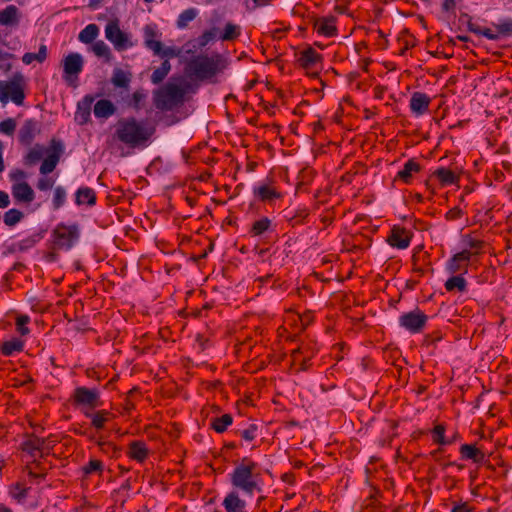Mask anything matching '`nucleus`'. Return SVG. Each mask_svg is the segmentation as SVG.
<instances>
[{"instance_id":"obj_1","label":"nucleus","mask_w":512,"mask_h":512,"mask_svg":"<svg viewBox=\"0 0 512 512\" xmlns=\"http://www.w3.org/2000/svg\"><path fill=\"white\" fill-rule=\"evenodd\" d=\"M225 68L226 61L221 55L200 53L186 61L184 72L192 81L215 84Z\"/></svg>"},{"instance_id":"obj_2","label":"nucleus","mask_w":512,"mask_h":512,"mask_svg":"<svg viewBox=\"0 0 512 512\" xmlns=\"http://www.w3.org/2000/svg\"><path fill=\"white\" fill-rule=\"evenodd\" d=\"M154 133L155 128L145 121L128 117L117 122L113 139L131 149L144 148L148 146Z\"/></svg>"},{"instance_id":"obj_3","label":"nucleus","mask_w":512,"mask_h":512,"mask_svg":"<svg viewBox=\"0 0 512 512\" xmlns=\"http://www.w3.org/2000/svg\"><path fill=\"white\" fill-rule=\"evenodd\" d=\"M231 485L244 495L253 496L263 491V478L260 466L248 457H244L230 473Z\"/></svg>"},{"instance_id":"obj_4","label":"nucleus","mask_w":512,"mask_h":512,"mask_svg":"<svg viewBox=\"0 0 512 512\" xmlns=\"http://www.w3.org/2000/svg\"><path fill=\"white\" fill-rule=\"evenodd\" d=\"M62 152V143L54 139L50 142V146L48 148L41 144H35L25 155V164L35 165L43 159L39 172L41 175H48L55 170L59 163Z\"/></svg>"},{"instance_id":"obj_5","label":"nucleus","mask_w":512,"mask_h":512,"mask_svg":"<svg viewBox=\"0 0 512 512\" xmlns=\"http://www.w3.org/2000/svg\"><path fill=\"white\" fill-rule=\"evenodd\" d=\"M186 87L167 83L155 95V106L161 111H170L184 102Z\"/></svg>"},{"instance_id":"obj_6","label":"nucleus","mask_w":512,"mask_h":512,"mask_svg":"<svg viewBox=\"0 0 512 512\" xmlns=\"http://www.w3.org/2000/svg\"><path fill=\"white\" fill-rule=\"evenodd\" d=\"M79 234V228L76 224H57L51 233L52 249L54 251L70 250L78 241Z\"/></svg>"},{"instance_id":"obj_7","label":"nucleus","mask_w":512,"mask_h":512,"mask_svg":"<svg viewBox=\"0 0 512 512\" xmlns=\"http://www.w3.org/2000/svg\"><path fill=\"white\" fill-rule=\"evenodd\" d=\"M464 244L466 248L455 254L447 264V269L450 273H456L463 269L468 264L470 257L479 253L480 239L478 235L465 236Z\"/></svg>"},{"instance_id":"obj_8","label":"nucleus","mask_w":512,"mask_h":512,"mask_svg":"<svg viewBox=\"0 0 512 512\" xmlns=\"http://www.w3.org/2000/svg\"><path fill=\"white\" fill-rule=\"evenodd\" d=\"M23 82L21 74H15L10 81L0 80V102L5 104L11 100L18 106L22 105L25 99Z\"/></svg>"},{"instance_id":"obj_9","label":"nucleus","mask_w":512,"mask_h":512,"mask_svg":"<svg viewBox=\"0 0 512 512\" xmlns=\"http://www.w3.org/2000/svg\"><path fill=\"white\" fill-rule=\"evenodd\" d=\"M143 32L146 48L151 50L155 55L162 58H175L181 54L180 48L163 46L162 42L158 39L159 35L154 26L146 25Z\"/></svg>"},{"instance_id":"obj_10","label":"nucleus","mask_w":512,"mask_h":512,"mask_svg":"<svg viewBox=\"0 0 512 512\" xmlns=\"http://www.w3.org/2000/svg\"><path fill=\"white\" fill-rule=\"evenodd\" d=\"M55 442L50 437L40 438L31 435L22 443V450L33 457L34 460H37V458H44L49 455Z\"/></svg>"},{"instance_id":"obj_11","label":"nucleus","mask_w":512,"mask_h":512,"mask_svg":"<svg viewBox=\"0 0 512 512\" xmlns=\"http://www.w3.org/2000/svg\"><path fill=\"white\" fill-rule=\"evenodd\" d=\"M72 399L76 406L89 410H94L102 405L100 391L97 388L77 387L73 392Z\"/></svg>"},{"instance_id":"obj_12","label":"nucleus","mask_w":512,"mask_h":512,"mask_svg":"<svg viewBox=\"0 0 512 512\" xmlns=\"http://www.w3.org/2000/svg\"><path fill=\"white\" fill-rule=\"evenodd\" d=\"M105 37L117 51H123L132 46L128 34L120 29L118 19L110 20L106 24Z\"/></svg>"},{"instance_id":"obj_13","label":"nucleus","mask_w":512,"mask_h":512,"mask_svg":"<svg viewBox=\"0 0 512 512\" xmlns=\"http://www.w3.org/2000/svg\"><path fill=\"white\" fill-rule=\"evenodd\" d=\"M84 66L79 53H70L63 59V78L69 85H74Z\"/></svg>"},{"instance_id":"obj_14","label":"nucleus","mask_w":512,"mask_h":512,"mask_svg":"<svg viewBox=\"0 0 512 512\" xmlns=\"http://www.w3.org/2000/svg\"><path fill=\"white\" fill-rule=\"evenodd\" d=\"M427 319V315L416 308L413 311L402 314L399 317V324L411 333H419L426 325Z\"/></svg>"},{"instance_id":"obj_15","label":"nucleus","mask_w":512,"mask_h":512,"mask_svg":"<svg viewBox=\"0 0 512 512\" xmlns=\"http://www.w3.org/2000/svg\"><path fill=\"white\" fill-rule=\"evenodd\" d=\"M253 195L261 202H273L283 197L272 180H267L253 188Z\"/></svg>"},{"instance_id":"obj_16","label":"nucleus","mask_w":512,"mask_h":512,"mask_svg":"<svg viewBox=\"0 0 512 512\" xmlns=\"http://www.w3.org/2000/svg\"><path fill=\"white\" fill-rule=\"evenodd\" d=\"M412 232L402 226L395 225L392 227L387 242L390 246L397 249H406L409 247Z\"/></svg>"},{"instance_id":"obj_17","label":"nucleus","mask_w":512,"mask_h":512,"mask_svg":"<svg viewBox=\"0 0 512 512\" xmlns=\"http://www.w3.org/2000/svg\"><path fill=\"white\" fill-rule=\"evenodd\" d=\"M40 133L39 123L35 119H27L18 132V140L24 146H30Z\"/></svg>"},{"instance_id":"obj_18","label":"nucleus","mask_w":512,"mask_h":512,"mask_svg":"<svg viewBox=\"0 0 512 512\" xmlns=\"http://www.w3.org/2000/svg\"><path fill=\"white\" fill-rule=\"evenodd\" d=\"M316 351V348L311 343H302L297 349L292 351L293 361L300 364L301 370H307L310 366V359Z\"/></svg>"},{"instance_id":"obj_19","label":"nucleus","mask_w":512,"mask_h":512,"mask_svg":"<svg viewBox=\"0 0 512 512\" xmlns=\"http://www.w3.org/2000/svg\"><path fill=\"white\" fill-rule=\"evenodd\" d=\"M512 35V19H501L498 23L493 24V28L482 29V36L496 40L501 37Z\"/></svg>"},{"instance_id":"obj_20","label":"nucleus","mask_w":512,"mask_h":512,"mask_svg":"<svg viewBox=\"0 0 512 512\" xmlns=\"http://www.w3.org/2000/svg\"><path fill=\"white\" fill-rule=\"evenodd\" d=\"M297 61L306 70H316L321 64L322 55L312 47H308L299 53Z\"/></svg>"},{"instance_id":"obj_21","label":"nucleus","mask_w":512,"mask_h":512,"mask_svg":"<svg viewBox=\"0 0 512 512\" xmlns=\"http://www.w3.org/2000/svg\"><path fill=\"white\" fill-rule=\"evenodd\" d=\"M11 193L18 203L30 204L35 198L34 190L25 181L15 182L11 187Z\"/></svg>"},{"instance_id":"obj_22","label":"nucleus","mask_w":512,"mask_h":512,"mask_svg":"<svg viewBox=\"0 0 512 512\" xmlns=\"http://www.w3.org/2000/svg\"><path fill=\"white\" fill-rule=\"evenodd\" d=\"M222 505L226 512H247L246 502L242 499L238 491H230L223 499Z\"/></svg>"},{"instance_id":"obj_23","label":"nucleus","mask_w":512,"mask_h":512,"mask_svg":"<svg viewBox=\"0 0 512 512\" xmlns=\"http://www.w3.org/2000/svg\"><path fill=\"white\" fill-rule=\"evenodd\" d=\"M314 28L322 36L334 37L337 35L336 18L334 16L318 18L314 23Z\"/></svg>"},{"instance_id":"obj_24","label":"nucleus","mask_w":512,"mask_h":512,"mask_svg":"<svg viewBox=\"0 0 512 512\" xmlns=\"http://www.w3.org/2000/svg\"><path fill=\"white\" fill-rule=\"evenodd\" d=\"M431 98L422 92H414L410 99V110L415 115H423L428 111Z\"/></svg>"},{"instance_id":"obj_25","label":"nucleus","mask_w":512,"mask_h":512,"mask_svg":"<svg viewBox=\"0 0 512 512\" xmlns=\"http://www.w3.org/2000/svg\"><path fill=\"white\" fill-rule=\"evenodd\" d=\"M94 102V96L85 95L83 99L77 104V111L75 119L79 124L84 125L89 122L91 115V106Z\"/></svg>"},{"instance_id":"obj_26","label":"nucleus","mask_w":512,"mask_h":512,"mask_svg":"<svg viewBox=\"0 0 512 512\" xmlns=\"http://www.w3.org/2000/svg\"><path fill=\"white\" fill-rule=\"evenodd\" d=\"M20 11L15 5H8L0 11V25L16 27L20 22Z\"/></svg>"},{"instance_id":"obj_27","label":"nucleus","mask_w":512,"mask_h":512,"mask_svg":"<svg viewBox=\"0 0 512 512\" xmlns=\"http://www.w3.org/2000/svg\"><path fill=\"white\" fill-rule=\"evenodd\" d=\"M421 169L420 164L414 160L409 159L403 166V168L397 173L395 180H400L405 184H409L413 178V175L418 173Z\"/></svg>"},{"instance_id":"obj_28","label":"nucleus","mask_w":512,"mask_h":512,"mask_svg":"<svg viewBox=\"0 0 512 512\" xmlns=\"http://www.w3.org/2000/svg\"><path fill=\"white\" fill-rule=\"evenodd\" d=\"M93 112L96 118L107 119L115 114L116 107L110 100L101 99L95 103Z\"/></svg>"},{"instance_id":"obj_29","label":"nucleus","mask_w":512,"mask_h":512,"mask_svg":"<svg viewBox=\"0 0 512 512\" xmlns=\"http://www.w3.org/2000/svg\"><path fill=\"white\" fill-rule=\"evenodd\" d=\"M149 451L143 441H133L129 444L128 456L137 461L144 462L148 457Z\"/></svg>"},{"instance_id":"obj_30","label":"nucleus","mask_w":512,"mask_h":512,"mask_svg":"<svg viewBox=\"0 0 512 512\" xmlns=\"http://www.w3.org/2000/svg\"><path fill=\"white\" fill-rule=\"evenodd\" d=\"M132 75L121 68H115L112 73L111 83L114 87L122 88L124 91L129 90Z\"/></svg>"},{"instance_id":"obj_31","label":"nucleus","mask_w":512,"mask_h":512,"mask_svg":"<svg viewBox=\"0 0 512 512\" xmlns=\"http://www.w3.org/2000/svg\"><path fill=\"white\" fill-rule=\"evenodd\" d=\"M25 342L20 338H12L4 341L0 346V352L3 356L9 357L24 350Z\"/></svg>"},{"instance_id":"obj_32","label":"nucleus","mask_w":512,"mask_h":512,"mask_svg":"<svg viewBox=\"0 0 512 512\" xmlns=\"http://www.w3.org/2000/svg\"><path fill=\"white\" fill-rule=\"evenodd\" d=\"M75 203L79 206H93L96 203V193L90 187H80L75 193Z\"/></svg>"},{"instance_id":"obj_33","label":"nucleus","mask_w":512,"mask_h":512,"mask_svg":"<svg viewBox=\"0 0 512 512\" xmlns=\"http://www.w3.org/2000/svg\"><path fill=\"white\" fill-rule=\"evenodd\" d=\"M84 414L91 418V425L96 429L104 428L105 424L113 418V414L106 410H99L95 413L84 412Z\"/></svg>"},{"instance_id":"obj_34","label":"nucleus","mask_w":512,"mask_h":512,"mask_svg":"<svg viewBox=\"0 0 512 512\" xmlns=\"http://www.w3.org/2000/svg\"><path fill=\"white\" fill-rule=\"evenodd\" d=\"M433 178L438 180L442 186L455 184L458 180L457 175L448 168H438L433 172Z\"/></svg>"},{"instance_id":"obj_35","label":"nucleus","mask_w":512,"mask_h":512,"mask_svg":"<svg viewBox=\"0 0 512 512\" xmlns=\"http://www.w3.org/2000/svg\"><path fill=\"white\" fill-rule=\"evenodd\" d=\"M233 423L231 414H223L220 417H214L210 421L211 428L217 433L225 432L228 427Z\"/></svg>"},{"instance_id":"obj_36","label":"nucleus","mask_w":512,"mask_h":512,"mask_svg":"<svg viewBox=\"0 0 512 512\" xmlns=\"http://www.w3.org/2000/svg\"><path fill=\"white\" fill-rule=\"evenodd\" d=\"M47 56H48L47 46L45 44H42V45H40L37 53H31V52L25 53L22 57V61L26 65H30L34 61L42 63L47 59Z\"/></svg>"},{"instance_id":"obj_37","label":"nucleus","mask_w":512,"mask_h":512,"mask_svg":"<svg viewBox=\"0 0 512 512\" xmlns=\"http://www.w3.org/2000/svg\"><path fill=\"white\" fill-rule=\"evenodd\" d=\"M99 35V27L96 24H88L78 35L80 42L92 43Z\"/></svg>"},{"instance_id":"obj_38","label":"nucleus","mask_w":512,"mask_h":512,"mask_svg":"<svg viewBox=\"0 0 512 512\" xmlns=\"http://www.w3.org/2000/svg\"><path fill=\"white\" fill-rule=\"evenodd\" d=\"M271 225L272 222L268 217H262L252 224L249 233L253 237L260 236L265 232L269 231Z\"/></svg>"},{"instance_id":"obj_39","label":"nucleus","mask_w":512,"mask_h":512,"mask_svg":"<svg viewBox=\"0 0 512 512\" xmlns=\"http://www.w3.org/2000/svg\"><path fill=\"white\" fill-rule=\"evenodd\" d=\"M169 58H166L160 65V67L156 68L152 75H151V81L153 84H159L161 83L165 77L168 75V73L171 70V64L168 61Z\"/></svg>"},{"instance_id":"obj_40","label":"nucleus","mask_w":512,"mask_h":512,"mask_svg":"<svg viewBox=\"0 0 512 512\" xmlns=\"http://www.w3.org/2000/svg\"><path fill=\"white\" fill-rule=\"evenodd\" d=\"M50 466H47L41 461L34 460L30 465L27 466L29 475L34 478H44L47 474Z\"/></svg>"},{"instance_id":"obj_41","label":"nucleus","mask_w":512,"mask_h":512,"mask_svg":"<svg viewBox=\"0 0 512 512\" xmlns=\"http://www.w3.org/2000/svg\"><path fill=\"white\" fill-rule=\"evenodd\" d=\"M444 286L448 292H452L455 290H457L459 292H463L466 288V281L462 276L457 275V276H453V277L449 278L445 282Z\"/></svg>"},{"instance_id":"obj_42","label":"nucleus","mask_w":512,"mask_h":512,"mask_svg":"<svg viewBox=\"0 0 512 512\" xmlns=\"http://www.w3.org/2000/svg\"><path fill=\"white\" fill-rule=\"evenodd\" d=\"M92 51L97 57L104 58L106 61L111 60V50L108 47V45L102 40L93 43Z\"/></svg>"},{"instance_id":"obj_43","label":"nucleus","mask_w":512,"mask_h":512,"mask_svg":"<svg viewBox=\"0 0 512 512\" xmlns=\"http://www.w3.org/2000/svg\"><path fill=\"white\" fill-rule=\"evenodd\" d=\"M24 217V214L15 208L9 209L4 213L3 221L5 225L12 227L19 223Z\"/></svg>"},{"instance_id":"obj_44","label":"nucleus","mask_w":512,"mask_h":512,"mask_svg":"<svg viewBox=\"0 0 512 512\" xmlns=\"http://www.w3.org/2000/svg\"><path fill=\"white\" fill-rule=\"evenodd\" d=\"M197 16V11L194 8L184 10L177 19L178 28H186L188 24L193 21Z\"/></svg>"},{"instance_id":"obj_45","label":"nucleus","mask_w":512,"mask_h":512,"mask_svg":"<svg viewBox=\"0 0 512 512\" xmlns=\"http://www.w3.org/2000/svg\"><path fill=\"white\" fill-rule=\"evenodd\" d=\"M460 454L463 460H473L474 462H477L479 450L475 445L463 444L460 447Z\"/></svg>"},{"instance_id":"obj_46","label":"nucleus","mask_w":512,"mask_h":512,"mask_svg":"<svg viewBox=\"0 0 512 512\" xmlns=\"http://www.w3.org/2000/svg\"><path fill=\"white\" fill-rule=\"evenodd\" d=\"M309 216V209L308 208H299L297 209L294 214L290 217H288V222L292 227H295L297 225H301L305 222V219Z\"/></svg>"},{"instance_id":"obj_47","label":"nucleus","mask_w":512,"mask_h":512,"mask_svg":"<svg viewBox=\"0 0 512 512\" xmlns=\"http://www.w3.org/2000/svg\"><path fill=\"white\" fill-rule=\"evenodd\" d=\"M432 439L435 443L440 445H446L453 442L445 438V426L442 424L436 425L432 430Z\"/></svg>"},{"instance_id":"obj_48","label":"nucleus","mask_w":512,"mask_h":512,"mask_svg":"<svg viewBox=\"0 0 512 512\" xmlns=\"http://www.w3.org/2000/svg\"><path fill=\"white\" fill-rule=\"evenodd\" d=\"M42 236L40 234H33L27 238L22 239L17 243L18 250L26 251L33 248L40 240Z\"/></svg>"},{"instance_id":"obj_49","label":"nucleus","mask_w":512,"mask_h":512,"mask_svg":"<svg viewBox=\"0 0 512 512\" xmlns=\"http://www.w3.org/2000/svg\"><path fill=\"white\" fill-rule=\"evenodd\" d=\"M65 201H66V190L64 189V187H62V186L55 187L54 194H53V200H52L53 208L55 210L61 208L64 205Z\"/></svg>"},{"instance_id":"obj_50","label":"nucleus","mask_w":512,"mask_h":512,"mask_svg":"<svg viewBox=\"0 0 512 512\" xmlns=\"http://www.w3.org/2000/svg\"><path fill=\"white\" fill-rule=\"evenodd\" d=\"M82 470L85 475H90L96 472L101 474L103 472V463L98 459H91L85 466H83Z\"/></svg>"},{"instance_id":"obj_51","label":"nucleus","mask_w":512,"mask_h":512,"mask_svg":"<svg viewBox=\"0 0 512 512\" xmlns=\"http://www.w3.org/2000/svg\"><path fill=\"white\" fill-rule=\"evenodd\" d=\"M29 322H30V317L28 315L17 316L16 330L21 336H26L30 333V329L27 326Z\"/></svg>"},{"instance_id":"obj_52","label":"nucleus","mask_w":512,"mask_h":512,"mask_svg":"<svg viewBox=\"0 0 512 512\" xmlns=\"http://www.w3.org/2000/svg\"><path fill=\"white\" fill-rule=\"evenodd\" d=\"M240 34V31H239V28L232 24V23H227L224 27V31L221 35V39L224 40V41H229V40H233L235 38H237Z\"/></svg>"},{"instance_id":"obj_53","label":"nucleus","mask_w":512,"mask_h":512,"mask_svg":"<svg viewBox=\"0 0 512 512\" xmlns=\"http://www.w3.org/2000/svg\"><path fill=\"white\" fill-rule=\"evenodd\" d=\"M16 120L14 118H7L0 122V133L12 136L16 130Z\"/></svg>"},{"instance_id":"obj_54","label":"nucleus","mask_w":512,"mask_h":512,"mask_svg":"<svg viewBox=\"0 0 512 512\" xmlns=\"http://www.w3.org/2000/svg\"><path fill=\"white\" fill-rule=\"evenodd\" d=\"M257 430L258 428L255 424H250L246 429L239 430L237 433L246 442H251L256 438Z\"/></svg>"},{"instance_id":"obj_55","label":"nucleus","mask_w":512,"mask_h":512,"mask_svg":"<svg viewBox=\"0 0 512 512\" xmlns=\"http://www.w3.org/2000/svg\"><path fill=\"white\" fill-rule=\"evenodd\" d=\"M28 491H29V488H26L25 486H23L22 484H16L12 489H11V495L13 498H15L16 500H18L19 502L23 501L26 499L27 495H28Z\"/></svg>"},{"instance_id":"obj_56","label":"nucleus","mask_w":512,"mask_h":512,"mask_svg":"<svg viewBox=\"0 0 512 512\" xmlns=\"http://www.w3.org/2000/svg\"><path fill=\"white\" fill-rule=\"evenodd\" d=\"M146 99V94L141 91L137 90L132 94V98L130 102L128 103L129 106L134 108L135 110L141 109V103Z\"/></svg>"},{"instance_id":"obj_57","label":"nucleus","mask_w":512,"mask_h":512,"mask_svg":"<svg viewBox=\"0 0 512 512\" xmlns=\"http://www.w3.org/2000/svg\"><path fill=\"white\" fill-rule=\"evenodd\" d=\"M55 180L47 175H43V177L39 178L36 184V187L40 191H47L53 188Z\"/></svg>"},{"instance_id":"obj_58","label":"nucleus","mask_w":512,"mask_h":512,"mask_svg":"<svg viewBox=\"0 0 512 512\" xmlns=\"http://www.w3.org/2000/svg\"><path fill=\"white\" fill-rule=\"evenodd\" d=\"M13 57L14 55L11 53L0 51V69H2L5 72L10 71L12 68L10 60Z\"/></svg>"},{"instance_id":"obj_59","label":"nucleus","mask_w":512,"mask_h":512,"mask_svg":"<svg viewBox=\"0 0 512 512\" xmlns=\"http://www.w3.org/2000/svg\"><path fill=\"white\" fill-rule=\"evenodd\" d=\"M97 445L103 453L108 454V455L114 454L117 451L116 446L112 442H109V441L98 440Z\"/></svg>"},{"instance_id":"obj_60","label":"nucleus","mask_w":512,"mask_h":512,"mask_svg":"<svg viewBox=\"0 0 512 512\" xmlns=\"http://www.w3.org/2000/svg\"><path fill=\"white\" fill-rule=\"evenodd\" d=\"M456 8V0H443L442 11L446 13H454Z\"/></svg>"},{"instance_id":"obj_61","label":"nucleus","mask_w":512,"mask_h":512,"mask_svg":"<svg viewBox=\"0 0 512 512\" xmlns=\"http://www.w3.org/2000/svg\"><path fill=\"white\" fill-rule=\"evenodd\" d=\"M475 508L471 506L468 502H464L458 505H455L452 509V512H472Z\"/></svg>"},{"instance_id":"obj_62","label":"nucleus","mask_w":512,"mask_h":512,"mask_svg":"<svg viewBox=\"0 0 512 512\" xmlns=\"http://www.w3.org/2000/svg\"><path fill=\"white\" fill-rule=\"evenodd\" d=\"M9 204L10 199L8 193L0 190V208H7Z\"/></svg>"},{"instance_id":"obj_63","label":"nucleus","mask_w":512,"mask_h":512,"mask_svg":"<svg viewBox=\"0 0 512 512\" xmlns=\"http://www.w3.org/2000/svg\"><path fill=\"white\" fill-rule=\"evenodd\" d=\"M26 177V174L22 170H16L15 172L10 174L11 180H14L16 182H20L19 180L24 179Z\"/></svg>"},{"instance_id":"obj_64","label":"nucleus","mask_w":512,"mask_h":512,"mask_svg":"<svg viewBox=\"0 0 512 512\" xmlns=\"http://www.w3.org/2000/svg\"><path fill=\"white\" fill-rule=\"evenodd\" d=\"M213 33L211 31H205L202 35V41L201 44L205 45L208 41L212 39Z\"/></svg>"}]
</instances>
